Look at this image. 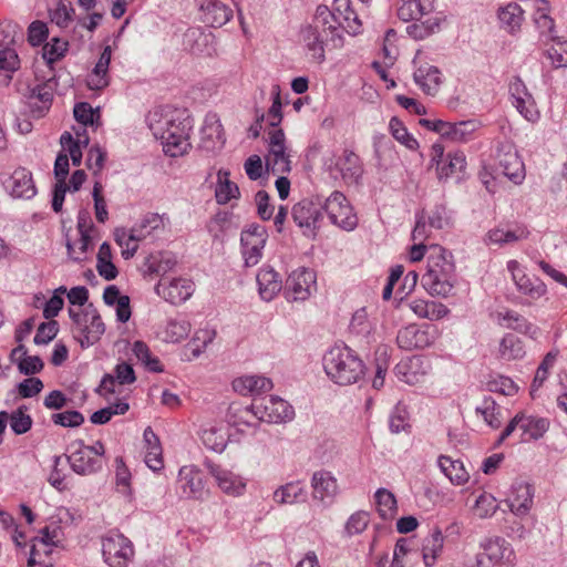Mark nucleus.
I'll return each instance as SVG.
<instances>
[{
    "label": "nucleus",
    "mask_w": 567,
    "mask_h": 567,
    "mask_svg": "<svg viewBox=\"0 0 567 567\" xmlns=\"http://www.w3.org/2000/svg\"><path fill=\"white\" fill-rule=\"evenodd\" d=\"M332 19L328 7L318 6L311 22L300 29V42L311 62L317 64L324 62L327 41L332 42L334 48L343 45V38L338 31V27L332 24Z\"/></svg>",
    "instance_id": "1"
},
{
    "label": "nucleus",
    "mask_w": 567,
    "mask_h": 567,
    "mask_svg": "<svg viewBox=\"0 0 567 567\" xmlns=\"http://www.w3.org/2000/svg\"><path fill=\"white\" fill-rule=\"evenodd\" d=\"M150 130L159 140L163 151L171 157L186 154L190 148V122L176 112L158 114L154 112L150 118Z\"/></svg>",
    "instance_id": "2"
},
{
    "label": "nucleus",
    "mask_w": 567,
    "mask_h": 567,
    "mask_svg": "<svg viewBox=\"0 0 567 567\" xmlns=\"http://www.w3.org/2000/svg\"><path fill=\"white\" fill-rule=\"evenodd\" d=\"M454 284L455 265L452 254L441 246H432L427 257V270L422 277V286L431 295L447 297Z\"/></svg>",
    "instance_id": "3"
},
{
    "label": "nucleus",
    "mask_w": 567,
    "mask_h": 567,
    "mask_svg": "<svg viewBox=\"0 0 567 567\" xmlns=\"http://www.w3.org/2000/svg\"><path fill=\"white\" fill-rule=\"evenodd\" d=\"M323 369L327 375L339 385L353 384L364 373L362 360L346 346H336L324 354Z\"/></svg>",
    "instance_id": "4"
},
{
    "label": "nucleus",
    "mask_w": 567,
    "mask_h": 567,
    "mask_svg": "<svg viewBox=\"0 0 567 567\" xmlns=\"http://www.w3.org/2000/svg\"><path fill=\"white\" fill-rule=\"evenodd\" d=\"M69 316L73 321L74 338L82 348L93 346L105 332V324L92 303H89L83 310L70 308Z\"/></svg>",
    "instance_id": "5"
},
{
    "label": "nucleus",
    "mask_w": 567,
    "mask_h": 567,
    "mask_svg": "<svg viewBox=\"0 0 567 567\" xmlns=\"http://www.w3.org/2000/svg\"><path fill=\"white\" fill-rule=\"evenodd\" d=\"M291 217L305 236L315 237L323 217V200L319 196L301 199L292 206Z\"/></svg>",
    "instance_id": "6"
},
{
    "label": "nucleus",
    "mask_w": 567,
    "mask_h": 567,
    "mask_svg": "<svg viewBox=\"0 0 567 567\" xmlns=\"http://www.w3.org/2000/svg\"><path fill=\"white\" fill-rule=\"evenodd\" d=\"M249 410L259 421L267 423L287 422L295 414L287 401L274 395L255 398Z\"/></svg>",
    "instance_id": "7"
},
{
    "label": "nucleus",
    "mask_w": 567,
    "mask_h": 567,
    "mask_svg": "<svg viewBox=\"0 0 567 567\" xmlns=\"http://www.w3.org/2000/svg\"><path fill=\"white\" fill-rule=\"evenodd\" d=\"M323 210L328 214L332 224L344 230H353L358 225V217L353 208L340 192H333L323 200Z\"/></svg>",
    "instance_id": "8"
},
{
    "label": "nucleus",
    "mask_w": 567,
    "mask_h": 567,
    "mask_svg": "<svg viewBox=\"0 0 567 567\" xmlns=\"http://www.w3.org/2000/svg\"><path fill=\"white\" fill-rule=\"evenodd\" d=\"M266 169L274 175L289 173L291 169L290 158L286 153V137L281 128H275L268 133Z\"/></svg>",
    "instance_id": "9"
},
{
    "label": "nucleus",
    "mask_w": 567,
    "mask_h": 567,
    "mask_svg": "<svg viewBox=\"0 0 567 567\" xmlns=\"http://www.w3.org/2000/svg\"><path fill=\"white\" fill-rule=\"evenodd\" d=\"M267 238L266 227L259 224H251L241 231L243 256L247 267H254L260 261Z\"/></svg>",
    "instance_id": "10"
},
{
    "label": "nucleus",
    "mask_w": 567,
    "mask_h": 567,
    "mask_svg": "<svg viewBox=\"0 0 567 567\" xmlns=\"http://www.w3.org/2000/svg\"><path fill=\"white\" fill-rule=\"evenodd\" d=\"M102 553L111 567H124L134 555L131 540L118 533H111L102 540Z\"/></svg>",
    "instance_id": "11"
},
{
    "label": "nucleus",
    "mask_w": 567,
    "mask_h": 567,
    "mask_svg": "<svg viewBox=\"0 0 567 567\" xmlns=\"http://www.w3.org/2000/svg\"><path fill=\"white\" fill-rule=\"evenodd\" d=\"M176 493L183 499H203L207 494L203 473L195 466L181 467Z\"/></svg>",
    "instance_id": "12"
},
{
    "label": "nucleus",
    "mask_w": 567,
    "mask_h": 567,
    "mask_svg": "<svg viewBox=\"0 0 567 567\" xmlns=\"http://www.w3.org/2000/svg\"><path fill=\"white\" fill-rule=\"evenodd\" d=\"M482 551L476 556L489 563V567L503 565L512 567L515 563V551L509 542L505 538L495 536L486 539L482 544Z\"/></svg>",
    "instance_id": "13"
},
{
    "label": "nucleus",
    "mask_w": 567,
    "mask_h": 567,
    "mask_svg": "<svg viewBox=\"0 0 567 567\" xmlns=\"http://www.w3.org/2000/svg\"><path fill=\"white\" fill-rule=\"evenodd\" d=\"M316 288V274L310 269L293 270L286 281L285 297L288 301H303Z\"/></svg>",
    "instance_id": "14"
},
{
    "label": "nucleus",
    "mask_w": 567,
    "mask_h": 567,
    "mask_svg": "<svg viewBox=\"0 0 567 567\" xmlns=\"http://www.w3.org/2000/svg\"><path fill=\"white\" fill-rule=\"evenodd\" d=\"M53 92L54 85L51 81L37 82L22 91L34 117H42L49 111L53 101Z\"/></svg>",
    "instance_id": "15"
},
{
    "label": "nucleus",
    "mask_w": 567,
    "mask_h": 567,
    "mask_svg": "<svg viewBox=\"0 0 567 567\" xmlns=\"http://www.w3.org/2000/svg\"><path fill=\"white\" fill-rule=\"evenodd\" d=\"M509 94L513 105L522 116L529 122H535L539 118V112L536 107L534 97L519 78H514L509 82Z\"/></svg>",
    "instance_id": "16"
},
{
    "label": "nucleus",
    "mask_w": 567,
    "mask_h": 567,
    "mask_svg": "<svg viewBox=\"0 0 567 567\" xmlns=\"http://www.w3.org/2000/svg\"><path fill=\"white\" fill-rule=\"evenodd\" d=\"M507 268L512 272L513 280L520 293L532 300H538L547 293V287L543 280L536 276L524 274L516 260L508 261Z\"/></svg>",
    "instance_id": "17"
},
{
    "label": "nucleus",
    "mask_w": 567,
    "mask_h": 567,
    "mask_svg": "<svg viewBox=\"0 0 567 567\" xmlns=\"http://www.w3.org/2000/svg\"><path fill=\"white\" fill-rule=\"evenodd\" d=\"M4 188L11 197L31 199L37 195L32 173L24 167H18L4 182Z\"/></svg>",
    "instance_id": "18"
},
{
    "label": "nucleus",
    "mask_w": 567,
    "mask_h": 567,
    "mask_svg": "<svg viewBox=\"0 0 567 567\" xmlns=\"http://www.w3.org/2000/svg\"><path fill=\"white\" fill-rule=\"evenodd\" d=\"M158 295L173 305L182 303L194 292V284L186 278L161 279L156 286Z\"/></svg>",
    "instance_id": "19"
},
{
    "label": "nucleus",
    "mask_w": 567,
    "mask_h": 567,
    "mask_svg": "<svg viewBox=\"0 0 567 567\" xmlns=\"http://www.w3.org/2000/svg\"><path fill=\"white\" fill-rule=\"evenodd\" d=\"M444 157V150L441 145L433 146V159L441 158L437 162V176L440 179H446L453 175L464 172L466 167V157L463 152H451Z\"/></svg>",
    "instance_id": "20"
},
{
    "label": "nucleus",
    "mask_w": 567,
    "mask_h": 567,
    "mask_svg": "<svg viewBox=\"0 0 567 567\" xmlns=\"http://www.w3.org/2000/svg\"><path fill=\"white\" fill-rule=\"evenodd\" d=\"M332 24L338 27V30L342 28L351 35H357L361 32L362 23L351 8L350 0H334Z\"/></svg>",
    "instance_id": "21"
},
{
    "label": "nucleus",
    "mask_w": 567,
    "mask_h": 567,
    "mask_svg": "<svg viewBox=\"0 0 567 567\" xmlns=\"http://www.w3.org/2000/svg\"><path fill=\"white\" fill-rule=\"evenodd\" d=\"M78 444L79 449L65 456L72 471L83 476L100 472L103 467V461L90 455L82 441L78 442Z\"/></svg>",
    "instance_id": "22"
},
{
    "label": "nucleus",
    "mask_w": 567,
    "mask_h": 567,
    "mask_svg": "<svg viewBox=\"0 0 567 567\" xmlns=\"http://www.w3.org/2000/svg\"><path fill=\"white\" fill-rule=\"evenodd\" d=\"M225 144L223 125L216 114H208L205 117L200 130L199 147L207 152L220 150Z\"/></svg>",
    "instance_id": "23"
},
{
    "label": "nucleus",
    "mask_w": 567,
    "mask_h": 567,
    "mask_svg": "<svg viewBox=\"0 0 567 567\" xmlns=\"http://www.w3.org/2000/svg\"><path fill=\"white\" fill-rule=\"evenodd\" d=\"M206 465L210 475L215 478L223 492L230 495L243 494L246 483L241 476L214 463H207Z\"/></svg>",
    "instance_id": "24"
},
{
    "label": "nucleus",
    "mask_w": 567,
    "mask_h": 567,
    "mask_svg": "<svg viewBox=\"0 0 567 567\" xmlns=\"http://www.w3.org/2000/svg\"><path fill=\"white\" fill-rule=\"evenodd\" d=\"M533 488L528 483L517 482L513 484L507 498L509 509L516 516L526 515L533 505Z\"/></svg>",
    "instance_id": "25"
},
{
    "label": "nucleus",
    "mask_w": 567,
    "mask_h": 567,
    "mask_svg": "<svg viewBox=\"0 0 567 567\" xmlns=\"http://www.w3.org/2000/svg\"><path fill=\"white\" fill-rule=\"evenodd\" d=\"M203 21L213 27L220 28L233 17V10L218 0H204L200 4Z\"/></svg>",
    "instance_id": "26"
},
{
    "label": "nucleus",
    "mask_w": 567,
    "mask_h": 567,
    "mask_svg": "<svg viewBox=\"0 0 567 567\" xmlns=\"http://www.w3.org/2000/svg\"><path fill=\"white\" fill-rule=\"evenodd\" d=\"M398 346L403 350L424 349L432 342L427 331L415 324H410L398 332Z\"/></svg>",
    "instance_id": "27"
},
{
    "label": "nucleus",
    "mask_w": 567,
    "mask_h": 567,
    "mask_svg": "<svg viewBox=\"0 0 567 567\" xmlns=\"http://www.w3.org/2000/svg\"><path fill=\"white\" fill-rule=\"evenodd\" d=\"M498 168L501 174L515 184H520L525 178V166L516 151L508 150L498 154Z\"/></svg>",
    "instance_id": "28"
},
{
    "label": "nucleus",
    "mask_w": 567,
    "mask_h": 567,
    "mask_svg": "<svg viewBox=\"0 0 567 567\" xmlns=\"http://www.w3.org/2000/svg\"><path fill=\"white\" fill-rule=\"evenodd\" d=\"M526 350L523 340L514 333H505L499 340L495 355L501 361H516L525 357Z\"/></svg>",
    "instance_id": "29"
},
{
    "label": "nucleus",
    "mask_w": 567,
    "mask_h": 567,
    "mask_svg": "<svg viewBox=\"0 0 567 567\" xmlns=\"http://www.w3.org/2000/svg\"><path fill=\"white\" fill-rule=\"evenodd\" d=\"M233 389L241 395H260L272 389V382L262 375H244L233 381Z\"/></svg>",
    "instance_id": "30"
},
{
    "label": "nucleus",
    "mask_w": 567,
    "mask_h": 567,
    "mask_svg": "<svg viewBox=\"0 0 567 567\" xmlns=\"http://www.w3.org/2000/svg\"><path fill=\"white\" fill-rule=\"evenodd\" d=\"M415 83L425 94L435 95L442 83L441 71L439 68L430 64L420 65L413 74Z\"/></svg>",
    "instance_id": "31"
},
{
    "label": "nucleus",
    "mask_w": 567,
    "mask_h": 567,
    "mask_svg": "<svg viewBox=\"0 0 567 567\" xmlns=\"http://www.w3.org/2000/svg\"><path fill=\"white\" fill-rule=\"evenodd\" d=\"M497 319L499 324L503 327L515 330L519 333L529 336L532 339H536L539 334L538 327L529 322L524 316L519 315L514 310H506L505 312H498Z\"/></svg>",
    "instance_id": "32"
},
{
    "label": "nucleus",
    "mask_w": 567,
    "mask_h": 567,
    "mask_svg": "<svg viewBox=\"0 0 567 567\" xmlns=\"http://www.w3.org/2000/svg\"><path fill=\"white\" fill-rule=\"evenodd\" d=\"M259 295L262 300L270 301L281 290L280 276L270 267L261 268L256 277Z\"/></svg>",
    "instance_id": "33"
},
{
    "label": "nucleus",
    "mask_w": 567,
    "mask_h": 567,
    "mask_svg": "<svg viewBox=\"0 0 567 567\" xmlns=\"http://www.w3.org/2000/svg\"><path fill=\"white\" fill-rule=\"evenodd\" d=\"M422 359L412 357L400 361L395 367V374L400 381L413 385L422 381L425 371L422 369Z\"/></svg>",
    "instance_id": "34"
},
{
    "label": "nucleus",
    "mask_w": 567,
    "mask_h": 567,
    "mask_svg": "<svg viewBox=\"0 0 567 567\" xmlns=\"http://www.w3.org/2000/svg\"><path fill=\"white\" fill-rule=\"evenodd\" d=\"M136 377L134 369L126 362H121L114 368L113 374H105L101 381L100 389L109 393H115V383L132 384Z\"/></svg>",
    "instance_id": "35"
},
{
    "label": "nucleus",
    "mask_w": 567,
    "mask_h": 567,
    "mask_svg": "<svg viewBox=\"0 0 567 567\" xmlns=\"http://www.w3.org/2000/svg\"><path fill=\"white\" fill-rule=\"evenodd\" d=\"M433 8V0H403L398 9V17L405 22L420 21L431 13Z\"/></svg>",
    "instance_id": "36"
},
{
    "label": "nucleus",
    "mask_w": 567,
    "mask_h": 567,
    "mask_svg": "<svg viewBox=\"0 0 567 567\" xmlns=\"http://www.w3.org/2000/svg\"><path fill=\"white\" fill-rule=\"evenodd\" d=\"M406 306L419 318L429 320H439L449 313V309L444 305L423 299H413L408 301Z\"/></svg>",
    "instance_id": "37"
},
{
    "label": "nucleus",
    "mask_w": 567,
    "mask_h": 567,
    "mask_svg": "<svg viewBox=\"0 0 567 567\" xmlns=\"http://www.w3.org/2000/svg\"><path fill=\"white\" fill-rule=\"evenodd\" d=\"M229 176V171L219 169L217 172L215 197L218 204L225 205L240 195L239 187L230 181Z\"/></svg>",
    "instance_id": "38"
},
{
    "label": "nucleus",
    "mask_w": 567,
    "mask_h": 567,
    "mask_svg": "<svg viewBox=\"0 0 567 567\" xmlns=\"http://www.w3.org/2000/svg\"><path fill=\"white\" fill-rule=\"evenodd\" d=\"M437 462L441 471L451 481L452 484L463 485L468 481L470 474L461 461L452 460L446 455H441Z\"/></svg>",
    "instance_id": "39"
},
{
    "label": "nucleus",
    "mask_w": 567,
    "mask_h": 567,
    "mask_svg": "<svg viewBox=\"0 0 567 567\" xmlns=\"http://www.w3.org/2000/svg\"><path fill=\"white\" fill-rule=\"evenodd\" d=\"M450 128L446 140L455 143H466L473 140L475 132L481 127V123L476 120H466L461 122H449Z\"/></svg>",
    "instance_id": "40"
},
{
    "label": "nucleus",
    "mask_w": 567,
    "mask_h": 567,
    "mask_svg": "<svg viewBox=\"0 0 567 567\" xmlns=\"http://www.w3.org/2000/svg\"><path fill=\"white\" fill-rule=\"evenodd\" d=\"M307 493L300 482H290L278 487L274 493V501L280 505H292L306 499Z\"/></svg>",
    "instance_id": "41"
},
{
    "label": "nucleus",
    "mask_w": 567,
    "mask_h": 567,
    "mask_svg": "<svg viewBox=\"0 0 567 567\" xmlns=\"http://www.w3.org/2000/svg\"><path fill=\"white\" fill-rule=\"evenodd\" d=\"M498 19L502 27L511 33L519 31L524 20V11L516 2H511L498 9Z\"/></svg>",
    "instance_id": "42"
},
{
    "label": "nucleus",
    "mask_w": 567,
    "mask_h": 567,
    "mask_svg": "<svg viewBox=\"0 0 567 567\" xmlns=\"http://www.w3.org/2000/svg\"><path fill=\"white\" fill-rule=\"evenodd\" d=\"M549 421L545 417L525 415L522 413L520 431L522 440H538L547 432Z\"/></svg>",
    "instance_id": "43"
},
{
    "label": "nucleus",
    "mask_w": 567,
    "mask_h": 567,
    "mask_svg": "<svg viewBox=\"0 0 567 567\" xmlns=\"http://www.w3.org/2000/svg\"><path fill=\"white\" fill-rule=\"evenodd\" d=\"M338 166L342 178L346 182L355 184L359 183V179L362 175V167L360 158L354 152L346 150L342 159L340 163H338Z\"/></svg>",
    "instance_id": "44"
},
{
    "label": "nucleus",
    "mask_w": 567,
    "mask_h": 567,
    "mask_svg": "<svg viewBox=\"0 0 567 567\" xmlns=\"http://www.w3.org/2000/svg\"><path fill=\"white\" fill-rule=\"evenodd\" d=\"M444 536L439 528H434L432 533L423 540V561L426 566H433L436 558L442 553Z\"/></svg>",
    "instance_id": "45"
},
{
    "label": "nucleus",
    "mask_w": 567,
    "mask_h": 567,
    "mask_svg": "<svg viewBox=\"0 0 567 567\" xmlns=\"http://www.w3.org/2000/svg\"><path fill=\"white\" fill-rule=\"evenodd\" d=\"M45 542L33 540L31 546L30 557L28 559V567H52L54 548Z\"/></svg>",
    "instance_id": "46"
},
{
    "label": "nucleus",
    "mask_w": 567,
    "mask_h": 567,
    "mask_svg": "<svg viewBox=\"0 0 567 567\" xmlns=\"http://www.w3.org/2000/svg\"><path fill=\"white\" fill-rule=\"evenodd\" d=\"M164 227V216L155 213H150L143 217V219L131 228L132 239H145L154 230Z\"/></svg>",
    "instance_id": "47"
},
{
    "label": "nucleus",
    "mask_w": 567,
    "mask_h": 567,
    "mask_svg": "<svg viewBox=\"0 0 567 567\" xmlns=\"http://www.w3.org/2000/svg\"><path fill=\"white\" fill-rule=\"evenodd\" d=\"M313 498L324 501L337 491V481L328 472L315 473L312 476Z\"/></svg>",
    "instance_id": "48"
},
{
    "label": "nucleus",
    "mask_w": 567,
    "mask_h": 567,
    "mask_svg": "<svg viewBox=\"0 0 567 567\" xmlns=\"http://www.w3.org/2000/svg\"><path fill=\"white\" fill-rule=\"evenodd\" d=\"M19 56L13 49L0 50V84L7 85L14 71L19 69Z\"/></svg>",
    "instance_id": "49"
},
{
    "label": "nucleus",
    "mask_w": 567,
    "mask_h": 567,
    "mask_svg": "<svg viewBox=\"0 0 567 567\" xmlns=\"http://www.w3.org/2000/svg\"><path fill=\"white\" fill-rule=\"evenodd\" d=\"M176 265V258L169 252H161L151 255L145 260L146 270L150 274L165 275L172 270Z\"/></svg>",
    "instance_id": "50"
},
{
    "label": "nucleus",
    "mask_w": 567,
    "mask_h": 567,
    "mask_svg": "<svg viewBox=\"0 0 567 567\" xmlns=\"http://www.w3.org/2000/svg\"><path fill=\"white\" fill-rule=\"evenodd\" d=\"M475 411L492 429H498L502 425L501 408L492 398H485Z\"/></svg>",
    "instance_id": "51"
},
{
    "label": "nucleus",
    "mask_w": 567,
    "mask_h": 567,
    "mask_svg": "<svg viewBox=\"0 0 567 567\" xmlns=\"http://www.w3.org/2000/svg\"><path fill=\"white\" fill-rule=\"evenodd\" d=\"M374 497L379 515L385 520L392 519L396 514V499L393 493L385 488H379Z\"/></svg>",
    "instance_id": "52"
},
{
    "label": "nucleus",
    "mask_w": 567,
    "mask_h": 567,
    "mask_svg": "<svg viewBox=\"0 0 567 567\" xmlns=\"http://www.w3.org/2000/svg\"><path fill=\"white\" fill-rule=\"evenodd\" d=\"M133 353L145 368L151 372H163V365L157 357H154L148 346L143 341H135L132 349Z\"/></svg>",
    "instance_id": "53"
},
{
    "label": "nucleus",
    "mask_w": 567,
    "mask_h": 567,
    "mask_svg": "<svg viewBox=\"0 0 567 567\" xmlns=\"http://www.w3.org/2000/svg\"><path fill=\"white\" fill-rule=\"evenodd\" d=\"M28 408L21 405L11 413H9V425L14 434L22 435L29 432L32 427V417L27 413Z\"/></svg>",
    "instance_id": "54"
},
{
    "label": "nucleus",
    "mask_w": 567,
    "mask_h": 567,
    "mask_svg": "<svg viewBox=\"0 0 567 567\" xmlns=\"http://www.w3.org/2000/svg\"><path fill=\"white\" fill-rule=\"evenodd\" d=\"M190 331V324L186 320L172 319L167 322L164 330V340L176 343L185 339Z\"/></svg>",
    "instance_id": "55"
},
{
    "label": "nucleus",
    "mask_w": 567,
    "mask_h": 567,
    "mask_svg": "<svg viewBox=\"0 0 567 567\" xmlns=\"http://www.w3.org/2000/svg\"><path fill=\"white\" fill-rule=\"evenodd\" d=\"M68 48L69 42L66 40L56 37L52 38L43 47V59L47 60L49 64H53L65 55Z\"/></svg>",
    "instance_id": "56"
},
{
    "label": "nucleus",
    "mask_w": 567,
    "mask_h": 567,
    "mask_svg": "<svg viewBox=\"0 0 567 567\" xmlns=\"http://www.w3.org/2000/svg\"><path fill=\"white\" fill-rule=\"evenodd\" d=\"M389 126L391 134L398 142L409 150H416L419 147L417 141L408 132L406 127L398 117H392Z\"/></svg>",
    "instance_id": "57"
},
{
    "label": "nucleus",
    "mask_w": 567,
    "mask_h": 567,
    "mask_svg": "<svg viewBox=\"0 0 567 567\" xmlns=\"http://www.w3.org/2000/svg\"><path fill=\"white\" fill-rule=\"evenodd\" d=\"M116 244L123 248L122 256L124 259L132 258L137 251V243L142 239H132L131 231L127 233L124 228H117L114 233Z\"/></svg>",
    "instance_id": "58"
},
{
    "label": "nucleus",
    "mask_w": 567,
    "mask_h": 567,
    "mask_svg": "<svg viewBox=\"0 0 567 567\" xmlns=\"http://www.w3.org/2000/svg\"><path fill=\"white\" fill-rule=\"evenodd\" d=\"M115 480H116V485L118 487V491L126 495V496H130L131 493H132V489H131V473L127 468V466L125 465L124 461L122 457H116L115 458Z\"/></svg>",
    "instance_id": "59"
},
{
    "label": "nucleus",
    "mask_w": 567,
    "mask_h": 567,
    "mask_svg": "<svg viewBox=\"0 0 567 567\" xmlns=\"http://www.w3.org/2000/svg\"><path fill=\"white\" fill-rule=\"evenodd\" d=\"M557 354H558L557 351H555V352L550 351L544 357L543 361L540 362L539 367L537 368L535 378L533 380V384H532L533 392L536 389H538L539 386H542L544 381L547 379L548 372L554 367V363L557 359Z\"/></svg>",
    "instance_id": "60"
},
{
    "label": "nucleus",
    "mask_w": 567,
    "mask_h": 567,
    "mask_svg": "<svg viewBox=\"0 0 567 567\" xmlns=\"http://www.w3.org/2000/svg\"><path fill=\"white\" fill-rule=\"evenodd\" d=\"M55 425L63 427H79L84 423V415L75 410L54 413L51 416Z\"/></svg>",
    "instance_id": "61"
},
{
    "label": "nucleus",
    "mask_w": 567,
    "mask_h": 567,
    "mask_svg": "<svg viewBox=\"0 0 567 567\" xmlns=\"http://www.w3.org/2000/svg\"><path fill=\"white\" fill-rule=\"evenodd\" d=\"M200 437L204 445L215 452H223L226 446L225 435L217 429L204 430Z\"/></svg>",
    "instance_id": "62"
},
{
    "label": "nucleus",
    "mask_w": 567,
    "mask_h": 567,
    "mask_svg": "<svg viewBox=\"0 0 567 567\" xmlns=\"http://www.w3.org/2000/svg\"><path fill=\"white\" fill-rule=\"evenodd\" d=\"M547 55L555 68H567V41L554 40L547 50Z\"/></svg>",
    "instance_id": "63"
},
{
    "label": "nucleus",
    "mask_w": 567,
    "mask_h": 567,
    "mask_svg": "<svg viewBox=\"0 0 567 567\" xmlns=\"http://www.w3.org/2000/svg\"><path fill=\"white\" fill-rule=\"evenodd\" d=\"M51 16L52 21H54L59 27L64 28L73 20L74 9L70 1L60 0Z\"/></svg>",
    "instance_id": "64"
}]
</instances>
